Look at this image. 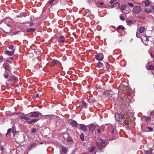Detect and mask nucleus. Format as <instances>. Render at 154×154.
<instances>
[{
  "mask_svg": "<svg viewBox=\"0 0 154 154\" xmlns=\"http://www.w3.org/2000/svg\"><path fill=\"white\" fill-rule=\"evenodd\" d=\"M130 118L129 115L125 116L124 115H121L119 113L116 114L115 115V118L116 120L119 122H123L125 124H128Z\"/></svg>",
  "mask_w": 154,
  "mask_h": 154,
  "instance_id": "obj_1",
  "label": "nucleus"
},
{
  "mask_svg": "<svg viewBox=\"0 0 154 154\" xmlns=\"http://www.w3.org/2000/svg\"><path fill=\"white\" fill-rule=\"evenodd\" d=\"M130 112L128 107L124 106V107L122 108L121 114L122 115H124L125 116H127V115H129L128 114Z\"/></svg>",
  "mask_w": 154,
  "mask_h": 154,
  "instance_id": "obj_2",
  "label": "nucleus"
},
{
  "mask_svg": "<svg viewBox=\"0 0 154 154\" xmlns=\"http://www.w3.org/2000/svg\"><path fill=\"white\" fill-rule=\"evenodd\" d=\"M145 30V28L144 26H141L139 28V30L137 31L136 34L137 37L138 38H140V33L141 34Z\"/></svg>",
  "mask_w": 154,
  "mask_h": 154,
  "instance_id": "obj_3",
  "label": "nucleus"
},
{
  "mask_svg": "<svg viewBox=\"0 0 154 154\" xmlns=\"http://www.w3.org/2000/svg\"><path fill=\"white\" fill-rule=\"evenodd\" d=\"M106 145V143L104 140L100 139L99 143L97 142V146L98 148H100V146H104Z\"/></svg>",
  "mask_w": 154,
  "mask_h": 154,
  "instance_id": "obj_4",
  "label": "nucleus"
},
{
  "mask_svg": "<svg viewBox=\"0 0 154 154\" xmlns=\"http://www.w3.org/2000/svg\"><path fill=\"white\" fill-rule=\"evenodd\" d=\"M40 114L41 115V114L39 112H33L28 114V115H29V117H38L39 116Z\"/></svg>",
  "mask_w": 154,
  "mask_h": 154,
  "instance_id": "obj_5",
  "label": "nucleus"
},
{
  "mask_svg": "<svg viewBox=\"0 0 154 154\" xmlns=\"http://www.w3.org/2000/svg\"><path fill=\"white\" fill-rule=\"evenodd\" d=\"M141 8L140 6H138L134 7L132 10L133 12L135 14L139 13L141 10Z\"/></svg>",
  "mask_w": 154,
  "mask_h": 154,
  "instance_id": "obj_6",
  "label": "nucleus"
},
{
  "mask_svg": "<svg viewBox=\"0 0 154 154\" xmlns=\"http://www.w3.org/2000/svg\"><path fill=\"white\" fill-rule=\"evenodd\" d=\"M95 58L98 61H102L103 59V55L102 54H98L95 56Z\"/></svg>",
  "mask_w": 154,
  "mask_h": 154,
  "instance_id": "obj_7",
  "label": "nucleus"
},
{
  "mask_svg": "<svg viewBox=\"0 0 154 154\" xmlns=\"http://www.w3.org/2000/svg\"><path fill=\"white\" fill-rule=\"evenodd\" d=\"M9 79L12 82H16L18 81V78L15 75H12L11 76Z\"/></svg>",
  "mask_w": 154,
  "mask_h": 154,
  "instance_id": "obj_8",
  "label": "nucleus"
},
{
  "mask_svg": "<svg viewBox=\"0 0 154 154\" xmlns=\"http://www.w3.org/2000/svg\"><path fill=\"white\" fill-rule=\"evenodd\" d=\"M111 134L112 136L114 137L113 140L115 139L116 137H117V133L116 130V129H114L111 132Z\"/></svg>",
  "mask_w": 154,
  "mask_h": 154,
  "instance_id": "obj_9",
  "label": "nucleus"
},
{
  "mask_svg": "<svg viewBox=\"0 0 154 154\" xmlns=\"http://www.w3.org/2000/svg\"><path fill=\"white\" fill-rule=\"evenodd\" d=\"M88 128L91 131H94L96 128V126L94 124H91L88 126Z\"/></svg>",
  "mask_w": 154,
  "mask_h": 154,
  "instance_id": "obj_10",
  "label": "nucleus"
},
{
  "mask_svg": "<svg viewBox=\"0 0 154 154\" xmlns=\"http://www.w3.org/2000/svg\"><path fill=\"white\" fill-rule=\"evenodd\" d=\"M70 124V125L73 127H76L78 125L77 123L74 120L72 121Z\"/></svg>",
  "mask_w": 154,
  "mask_h": 154,
  "instance_id": "obj_11",
  "label": "nucleus"
},
{
  "mask_svg": "<svg viewBox=\"0 0 154 154\" xmlns=\"http://www.w3.org/2000/svg\"><path fill=\"white\" fill-rule=\"evenodd\" d=\"M59 42L60 43H63L65 42V38L63 36H60L58 38Z\"/></svg>",
  "mask_w": 154,
  "mask_h": 154,
  "instance_id": "obj_12",
  "label": "nucleus"
},
{
  "mask_svg": "<svg viewBox=\"0 0 154 154\" xmlns=\"http://www.w3.org/2000/svg\"><path fill=\"white\" fill-rule=\"evenodd\" d=\"M79 125L80 128L82 130L84 131H86L87 130V127L84 125L80 124Z\"/></svg>",
  "mask_w": 154,
  "mask_h": 154,
  "instance_id": "obj_13",
  "label": "nucleus"
},
{
  "mask_svg": "<svg viewBox=\"0 0 154 154\" xmlns=\"http://www.w3.org/2000/svg\"><path fill=\"white\" fill-rule=\"evenodd\" d=\"M125 29V28L122 26V25H119V26L116 29L117 31H118V32H119V31L120 30H121L122 31L124 30Z\"/></svg>",
  "mask_w": 154,
  "mask_h": 154,
  "instance_id": "obj_14",
  "label": "nucleus"
},
{
  "mask_svg": "<svg viewBox=\"0 0 154 154\" xmlns=\"http://www.w3.org/2000/svg\"><path fill=\"white\" fill-rule=\"evenodd\" d=\"M119 5H120L119 3L118 2H115L113 4V5H112L111 6V8H115L116 9L119 7Z\"/></svg>",
  "mask_w": 154,
  "mask_h": 154,
  "instance_id": "obj_15",
  "label": "nucleus"
},
{
  "mask_svg": "<svg viewBox=\"0 0 154 154\" xmlns=\"http://www.w3.org/2000/svg\"><path fill=\"white\" fill-rule=\"evenodd\" d=\"M14 50H13L11 51H7L5 52V53L6 54L9 56H11L13 54L14 52Z\"/></svg>",
  "mask_w": 154,
  "mask_h": 154,
  "instance_id": "obj_16",
  "label": "nucleus"
},
{
  "mask_svg": "<svg viewBox=\"0 0 154 154\" xmlns=\"http://www.w3.org/2000/svg\"><path fill=\"white\" fill-rule=\"evenodd\" d=\"M38 120V119H32L30 121L27 120L26 122L29 124H31L36 122Z\"/></svg>",
  "mask_w": 154,
  "mask_h": 154,
  "instance_id": "obj_17",
  "label": "nucleus"
},
{
  "mask_svg": "<svg viewBox=\"0 0 154 154\" xmlns=\"http://www.w3.org/2000/svg\"><path fill=\"white\" fill-rule=\"evenodd\" d=\"M66 141L69 142H71L73 141V140L71 137L69 135H67V137L66 139Z\"/></svg>",
  "mask_w": 154,
  "mask_h": 154,
  "instance_id": "obj_18",
  "label": "nucleus"
},
{
  "mask_svg": "<svg viewBox=\"0 0 154 154\" xmlns=\"http://www.w3.org/2000/svg\"><path fill=\"white\" fill-rule=\"evenodd\" d=\"M3 67L6 69H9L10 68V66L6 63H5L3 65Z\"/></svg>",
  "mask_w": 154,
  "mask_h": 154,
  "instance_id": "obj_19",
  "label": "nucleus"
},
{
  "mask_svg": "<svg viewBox=\"0 0 154 154\" xmlns=\"http://www.w3.org/2000/svg\"><path fill=\"white\" fill-rule=\"evenodd\" d=\"M131 11V9L129 8L125 9L122 12L125 14H127L129 13Z\"/></svg>",
  "mask_w": 154,
  "mask_h": 154,
  "instance_id": "obj_20",
  "label": "nucleus"
},
{
  "mask_svg": "<svg viewBox=\"0 0 154 154\" xmlns=\"http://www.w3.org/2000/svg\"><path fill=\"white\" fill-rule=\"evenodd\" d=\"M127 5L125 4H124L122 5L121 8V11L122 12L124 11L125 9L126 8Z\"/></svg>",
  "mask_w": 154,
  "mask_h": 154,
  "instance_id": "obj_21",
  "label": "nucleus"
},
{
  "mask_svg": "<svg viewBox=\"0 0 154 154\" xmlns=\"http://www.w3.org/2000/svg\"><path fill=\"white\" fill-rule=\"evenodd\" d=\"M97 5L98 7H99L100 6H102L101 7H105V5L104 3L103 2H98L97 3Z\"/></svg>",
  "mask_w": 154,
  "mask_h": 154,
  "instance_id": "obj_22",
  "label": "nucleus"
},
{
  "mask_svg": "<svg viewBox=\"0 0 154 154\" xmlns=\"http://www.w3.org/2000/svg\"><path fill=\"white\" fill-rule=\"evenodd\" d=\"M151 2L149 0H146L145 1L144 3L145 5L146 6H148L150 4Z\"/></svg>",
  "mask_w": 154,
  "mask_h": 154,
  "instance_id": "obj_23",
  "label": "nucleus"
},
{
  "mask_svg": "<svg viewBox=\"0 0 154 154\" xmlns=\"http://www.w3.org/2000/svg\"><path fill=\"white\" fill-rule=\"evenodd\" d=\"M145 11L147 13L149 14L151 12V10L150 8H145Z\"/></svg>",
  "mask_w": 154,
  "mask_h": 154,
  "instance_id": "obj_24",
  "label": "nucleus"
},
{
  "mask_svg": "<svg viewBox=\"0 0 154 154\" xmlns=\"http://www.w3.org/2000/svg\"><path fill=\"white\" fill-rule=\"evenodd\" d=\"M58 61L56 60H53V61H52L50 63L51 66H52L57 63V62Z\"/></svg>",
  "mask_w": 154,
  "mask_h": 154,
  "instance_id": "obj_25",
  "label": "nucleus"
},
{
  "mask_svg": "<svg viewBox=\"0 0 154 154\" xmlns=\"http://www.w3.org/2000/svg\"><path fill=\"white\" fill-rule=\"evenodd\" d=\"M95 149V147L94 146H93L91 147L89 149V151L91 152H93L94 151Z\"/></svg>",
  "mask_w": 154,
  "mask_h": 154,
  "instance_id": "obj_26",
  "label": "nucleus"
},
{
  "mask_svg": "<svg viewBox=\"0 0 154 154\" xmlns=\"http://www.w3.org/2000/svg\"><path fill=\"white\" fill-rule=\"evenodd\" d=\"M20 117L21 119H25L27 120V121L30 119L29 118L25 116H21Z\"/></svg>",
  "mask_w": 154,
  "mask_h": 154,
  "instance_id": "obj_27",
  "label": "nucleus"
},
{
  "mask_svg": "<svg viewBox=\"0 0 154 154\" xmlns=\"http://www.w3.org/2000/svg\"><path fill=\"white\" fill-rule=\"evenodd\" d=\"M62 152H63L64 153H66L67 151L66 148L63 146L62 147Z\"/></svg>",
  "mask_w": 154,
  "mask_h": 154,
  "instance_id": "obj_28",
  "label": "nucleus"
},
{
  "mask_svg": "<svg viewBox=\"0 0 154 154\" xmlns=\"http://www.w3.org/2000/svg\"><path fill=\"white\" fill-rule=\"evenodd\" d=\"M35 29L34 28H30L27 29V31L29 32H33L35 30Z\"/></svg>",
  "mask_w": 154,
  "mask_h": 154,
  "instance_id": "obj_29",
  "label": "nucleus"
},
{
  "mask_svg": "<svg viewBox=\"0 0 154 154\" xmlns=\"http://www.w3.org/2000/svg\"><path fill=\"white\" fill-rule=\"evenodd\" d=\"M103 66V65L102 63L100 62H99L97 64V67L98 68H100L102 67Z\"/></svg>",
  "mask_w": 154,
  "mask_h": 154,
  "instance_id": "obj_30",
  "label": "nucleus"
},
{
  "mask_svg": "<svg viewBox=\"0 0 154 154\" xmlns=\"http://www.w3.org/2000/svg\"><path fill=\"white\" fill-rule=\"evenodd\" d=\"M12 132L14 135L16 133V128L15 127L13 126L12 128Z\"/></svg>",
  "mask_w": 154,
  "mask_h": 154,
  "instance_id": "obj_31",
  "label": "nucleus"
},
{
  "mask_svg": "<svg viewBox=\"0 0 154 154\" xmlns=\"http://www.w3.org/2000/svg\"><path fill=\"white\" fill-rule=\"evenodd\" d=\"M36 129L35 128H33L31 130V134H32L33 133H34L35 132H36Z\"/></svg>",
  "mask_w": 154,
  "mask_h": 154,
  "instance_id": "obj_32",
  "label": "nucleus"
},
{
  "mask_svg": "<svg viewBox=\"0 0 154 154\" xmlns=\"http://www.w3.org/2000/svg\"><path fill=\"white\" fill-rule=\"evenodd\" d=\"M80 139L82 141H83L84 140V135L83 134H81L80 136Z\"/></svg>",
  "mask_w": 154,
  "mask_h": 154,
  "instance_id": "obj_33",
  "label": "nucleus"
},
{
  "mask_svg": "<svg viewBox=\"0 0 154 154\" xmlns=\"http://www.w3.org/2000/svg\"><path fill=\"white\" fill-rule=\"evenodd\" d=\"M149 68L150 70L154 69V66L152 65H150L149 66Z\"/></svg>",
  "mask_w": 154,
  "mask_h": 154,
  "instance_id": "obj_34",
  "label": "nucleus"
},
{
  "mask_svg": "<svg viewBox=\"0 0 154 154\" xmlns=\"http://www.w3.org/2000/svg\"><path fill=\"white\" fill-rule=\"evenodd\" d=\"M11 128L9 129H8V131H7V133L6 134V136H8V135L9 133H11Z\"/></svg>",
  "mask_w": 154,
  "mask_h": 154,
  "instance_id": "obj_35",
  "label": "nucleus"
},
{
  "mask_svg": "<svg viewBox=\"0 0 154 154\" xmlns=\"http://www.w3.org/2000/svg\"><path fill=\"white\" fill-rule=\"evenodd\" d=\"M151 120V118L150 117H147L145 119V120L147 122H149Z\"/></svg>",
  "mask_w": 154,
  "mask_h": 154,
  "instance_id": "obj_36",
  "label": "nucleus"
},
{
  "mask_svg": "<svg viewBox=\"0 0 154 154\" xmlns=\"http://www.w3.org/2000/svg\"><path fill=\"white\" fill-rule=\"evenodd\" d=\"M8 48L10 49L13 50L14 45H9L8 46Z\"/></svg>",
  "mask_w": 154,
  "mask_h": 154,
  "instance_id": "obj_37",
  "label": "nucleus"
},
{
  "mask_svg": "<svg viewBox=\"0 0 154 154\" xmlns=\"http://www.w3.org/2000/svg\"><path fill=\"white\" fill-rule=\"evenodd\" d=\"M39 95L38 94H36L33 95V97L34 99L38 97Z\"/></svg>",
  "mask_w": 154,
  "mask_h": 154,
  "instance_id": "obj_38",
  "label": "nucleus"
},
{
  "mask_svg": "<svg viewBox=\"0 0 154 154\" xmlns=\"http://www.w3.org/2000/svg\"><path fill=\"white\" fill-rule=\"evenodd\" d=\"M145 154H152V153L150 151H145Z\"/></svg>",
  "mask_w": 154,
  "mask_h": 154,
  "instance_id": "obj_39",
  "label": "nucleus"
},
{
  "mask_svg": "<svg viewBox=\"0 0 154 154\" xmlns=\"http://www.w3.org/2000/svg\"><path fill=\"white\" fill-rule=\"evenodd\" d=\"M119 17L120 19L122 21H124L125 20V18L122 15L120 16Z\"/></svg>",
  "mask_w": 154,
  "mask_h": 154,
  "instance_id": "obj_40",
  "label": "nucleus"
},
{
  "mask_svg": "<svg viewBox=\"0 0 154 154\" xmlns=\"http://www.w3.org/2000/svg\"><path fill=\"white\" fill-rule=\"evenodd\" d=\"M127 3V4L128 5L130 6L131 7H133L134 6V5L132 3L128 2Z\"/></svg>",
  "mask_w": 154,
  "mask_h": 154,
  "instance_id": "obj_41",
  "label": "nucleus"
},
{
  "mask_svg": "<svg viewBox=\"0 0 154 154\" xmlns=\"http://www.w3.org/2000/svg\"><path fill=\"white\" fill-rule=\"evenodd\" d=\"M101 130L100 128H99L97 130V132L98 134H100L101 133Z\"/></svg>",
  "mask_w": 154,
  "mask_h": 154,
  "instance_id": "obj_42",
  "label": "nucleus"
},
{
  "mask_svg": "<svg viewBox=\"0 0 154 154\" xmlns=\"http://www.w3.org/2000/svg\"><path fill=\"white\" fill-rule=\"evenodd\" d=\"M4 76L5 78L7 79L8 77V75L5 73L4 74Z\"/></svg>",
  "mask_w": 154,
  "mask_h": 154,
  "instance_id": "obj_43",
  "label": "nucleus"
},
{
  "mask_svg": "<svg viewBox=\"0 0 154 154\" xmlns=\"http://www.w3.org/2000/svg\"><path fill=\"white\" fill-rule=\"evenodd\" d=\"M116 1V0H111L109 3L111 4H112L115 2Z\"/></svg>",
  "mask_w": 154,
  "mask_h": 154,
  "instance_id": "obj_44",
  "label": "nucleus"
},
{
  "mask_svg": "<svg viewBox=\"0 0 154 154\" xmlns=\"http://www.w3.org/2000/svg\"><path fill=\"white\" fill-rule=\"evenodd\" d=\"M149 37V36L147 37L146 35V37H145V38L144 39H145V40L146 41H148L149 40L148 39V38Z\"/></svg>",
  "mask_w": 154,
  "mask_h": 154,
  "instance_id": "obj_45",
  "label": "nucleus"
},
{
  "mask_svg": "<svg viewBox=\"0 0 154 154\" xmlns=\"http://www.w3.org/2000/svg\"><path fill=\"white\" fill-rule=\"evenodd\" d=\"M35 146V143L32 144L29 146V148H31L32 147L34 146Z\"/></svg>",
  "mask_w": 154,
  "mask_h": 154,
  "instance_id": "obj_46",
  "label": "nucleus"
},
{
  "mask_svg": "<svg viewBox=\"0 0 154 154\" xmlns=\"http://www.w3.org/2000/svg\"><path fill=\"white\" fill-rule=\"evenodd\" d=\"M82 104L81 105V106H85V102L84 101H82Z\"/></svg>",
  "mask_w": 154,
  "mask_h": 154,
  "instance_id": "obj_47",
  "label": "nucleus"
},
{
  "mask_svg": "<svg viewBox=\"0 0 154 154\" xmlns=\"http://www.w3.org/2000/svg\"><path fill=\"white\" fill-rule=\"evenodd\" d=\"M87 101L89 103H91L92 102V100L90 98H88L87 99Z\"/></svg>",
  "mask_w": 154,
  "mask_h": 154,
  "instance_id": "obj_48",
  "label": "nucleus"
},
{
  "mask_svg": "<svg viewBox=\"0 0 154 154\" xmlns=\"http://www.w3.org/2000/svg\"><path fill=\"white\" fill-rule=\"evenodd\" d=\"M148 130H149V131H152L153 130L152 128L149 127H148Z\"/></svg>",
  "mask_w": 154,
  "mask_h": 154,
  "instance_id": "obj_49",
  "label": "nucleus"
},
{
  "mask_svg": "<svg viewBox=\"0 0 154 154\" xmlns=\"http://www.w3.org/2000/svg\"><path fill=\"white\" fill-rule=\"evenodd\" d=\"M3 57L2 56L0 57V63H1L3 60Z\"/></svg>",
  "mask_w": 154,
  "mask_h": 154,
  "instance_id": "obj_50",
  "label": "nucleus"
},
{
  "mask_svg": "<svg viewBox=\"0 0 154 154\" xmlns=\"http://www.w3.org/2000/svg\"><path fill=\"white\" fill-rule=\"evenodd\" d=\"M127 22L129 23H132V21L131 20H129L127 21Z\"/></svg>",
  "mask_w": 154,
  "mask_h": 154,
  "instance_id": "obj_51",
  "label": "nucleus"
},
{
  "mask_svg": "<svg viewBox=\"0 0 154 154\" xmlns=\"http://www.w3.org/2000/svg\"><path fill=\"white\" fill-rule=\"evenodd\" d=\"M151 8H152V11L154 12V5L152 6Z\"/></svg>",
  "mask_w": 154,
  "mask_h": 154,
  "instance_id": "obj_52",
  "label": "nucleus"
},
{
  "mask_svg": "<svg viewBox=\"0 0 154 154\" xmlns=\"http://www.w3.org/2000/svg\"><path fill=\"white\" fill-rule=\"evenodd\" d=\"M55 0H51L50 1V3L51 4H52Z\"/></svg>",
  "mask_w": 154,
  "mask_h": 154,
  "instance_id": "obj_53",
  "label": "nucleus"
},
{
  "mask_svg": "<svg viewBox=\"0 0 154 154\" xmlns=\"http://www.w3.org/2000/svg\"><path fill=\"white\" fill-rule=\"evenodd\" d=\"M3 146H1L0 147V149L2 151H3Z\"/></svg>",
  "mask_w": 154,
  "mask_h": 154,
  "instance_id": "obj_54",
  "label": "nucleus"
},
{
  "mask_svg": "<svg viewBox=\"0 0 154 154\" xmlns=\"http://www.w3.org/2000/svg\"><path fill=\"white\" fill-rule=\"evenodd\" d=\"M6 62H8L10 63V64H11L12 63V62L11 61H10V60H7L6 61Z\"/></svg>",
  "mask_w": 154,
  "mask_h": 154,
  "instance_id": "obj_55",
  "label": "nucleus"
},
{
  "mask_svg": "<svg viewBox=\"0 0 154 154\" xmlns=\"http://www.w3.org/2000/svg\"><path fill=\"white\" fill-rule=\"evenodd\" d=\"M49 117H50V118H51L52 117H53V115H50L49 116Z\"/></svg>",
  "mask_w": 154,
  "mask_h": 154,
  "instance_id": "obj_56",
  "label": "nucleus"
},
{
  "mask_svg": "<svg viewBox=\"0 0 154 154\" xmlns=\"http://www.w3.org/2000/svg\"><path fill=\"white\" fill-rule=\"evenodd\" d=\"M33 25V23L32 22H31L30 23V26H32Z\"/></svg>",
  "mask_w": 154,
  "mask_h": 154,
  "instance_id": "obj_57",
  "label": "nucleus"
},
{
  "mask_svg": "<svg viewBox=\"0 0 154 154\" xmlns=\"http://www.w3.org/2000/svg\"><path fill=\"white\" fill-rule=\"evenodd\" d=\"M127 95H128V96L130 95V93H129V92H128V93H127Z\"/></svg>",
  "mask_w": 154,
  "mask_h": 154,
  "instance_id": "obj_58",
  "label": "nucleus"
},
{
  "mask_svg": "<svg viewBox=\"0 0 154 154\" xmlns=\"http://www.w3.org/2000/svg\"><path fill=\"white\" fill-rule=\"evenodd\" d=\"M10 59L11 60H13V58H12V57H10Z\"/></svg>",
  "mask_w": 154,
  "mask_h": 154,
  "instance_id": "obj_59",
  "label": "nucleus"
},
{
  "mask_svg": "<svg viewBox=\"0 0 154 154\" xmlns=\"http://www.w3.org/2000/svg\"><path fill=\"white\" fill-rule=\"evenodd\" d=\"M150 55H151V57L152 58H153V56L152 55V54H150Z\"/></svg>",
  "mask_w": 154,
  "mask_h": 154,
  "instance_id": "obj_60",
  "label": "nucleus"
},
{
  "mask_svg": "<svg viewBox=\"0 0 154 154\" xmlns=\"http://www.w3.org/2000/svg\"><path fill=\"white\" fill-rule=\"evenodd\" d=\"M106 64L107 65H109V64H108V63L107 62L106 63Z\"/></svg>",
  "mask_w": 154,
  "mask_h": 154,
  "instance_id": "obj_61",
  "label": "nucleus"
},
{
  "mask_svg": "<svg viewBox=\"0 0 154 154\" xmlns=\"http://www.w3.org/2000/svg\"><path fill=\"white\" fill-rule=\"evenodd\" d=\"M90 12H89V11H88V14H90Z\"/></svg>",
  "mask_w": 154,
  "mask_h": 154,
  "instance_id": "obj_62",
  "label": "nucleus"
},
{
  "mask_svg": "<svg viewBox=\"0 0 154 154\" xmlns=\"http://www.w3.org/2000/svg\"><path fill=\"white\" fill-rule=\"evenodd\" d=\"M141 39L142 42H143V39L142 38Z\"/></svg>",
  "mask_w": 154,
  "mask_h": 154,
  "instance_id": "obj_63",
  "label": "nucleus"
},
{
  "mask_svg": "<svg viewBox=\"0 0 154 154\" xmlns=\"http://www.w3.org/2000/svg\"><path fill=\"white\" fill-rule=\"evenodd\" d=\"M153 75H154V74H153Z\"/></svg>",
  "mask_w": 154,
  "mask_h": 154,
  "instance_id": "obj_64",
  "label": "nucleus"
}]
</instances>
